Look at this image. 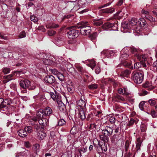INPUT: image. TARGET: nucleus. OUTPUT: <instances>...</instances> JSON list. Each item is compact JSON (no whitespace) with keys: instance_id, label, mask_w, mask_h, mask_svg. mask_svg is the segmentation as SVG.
I'll return each mask as SVG.
<instances>
[{"instance_id":"obj_1","label":"nucleus","mask_w":157,"mask_h":157,"mask_svg":"<svg viewBox=\"0 0 157 157\" xmlns=\"http://www.w3.org/2000/svg\"><path fill=\"white\" fill-rule=\"evenodd\" d=\"M89 25L88 22L87 21H82L79 23L77 25L71 27L72 28L75 27V28H80V32L83 35H89L91 31V28L89 26H88Z\"/></svg>"},{"instance_id":"obj_2","label":"nucleus","mask_w":157,"mask_h":157,"mask_svg":"<svg viewBox=\"0 0 157 157\" xmlns=\"http://www.w3.org/2000/svg\"><path fill=\"white\" fill-rule=\"evenodd\" d=\"M132 79L134 82L137 84H140L142 82L144 75L140 72H133L132 73Z\"/></svg>"},{"instance_id":"obj_3","label":"nucleus","mask_w":157,"mask_h":157,"mask_svg":"<svg viewBox=\"0 0 157 157\" xmlns=\"http://www.w3.org/2000/svg\"><path fill=\"white\" fill-rule=\"evenodd\" d=\"M35 128L36 129V132L37 133V139L40 140H43L46 136V133L40 130V127L39 126H35Z\"/></svg>"},{"instance_id":"obj_4","label":"nucleus","mask_w":157,"mask_h":157,"mask_svg":"<svg viewBox=\"0 0 157 157\" xmlns=\"http://www.w3.org/2000/svg\"><path fill=\"white\" fill-rule=\"evenodd\" d=\"M79 34L78 30L72 29L70 30L67 32V35L68 37L71 39L75 38L77 37Z\"/></svg>"},{"instance_id":"obj_5","label":"nucleus","mask_w":157,"mask_h":157,"mask_svg":"<svg viewBox=\"0 0 157 157\" xmlns=\"http://www.w3.org/2000/svg\"><path fill=\"white\" fill-rule=\"evenodd\" d=\"M113 132V129L109 126H106L105 129L102 130V133L105 137L111 135Z\"/></svg>"},{"instance_id":"obj_6","label":"nucleus","mask_w":157,"mask_h":157,"mask_svg":"<svg viewBox=\"0 0 157 157\" xmlns=\"http://www.w3.org/2000/svg\"><path fill=\"white\" fill-rule=\"evenodd\" d=\"M8 107L6 105L4 100L2 98H0V110L1 111H7Z\"/></svg>"},{"instance_id":"obj_7","label":"nucleus","mask_w":157,"mask_h":157,"mask_svg":"<svg viewBox=\"0 0 157 157\" xmlns=\"http://www.w3.org/2000/svg\"><path fill=\"white\" fill-rule=\"evenodd\" d=\"M30 84V82L28 80H21L20 82V86L24 89L28 88Z\"/></svg>"},{"instance_id":"obj_8","label":"nucleus","mask_w":157,"mask_h":157,"mask_svg":"<svg viewBox=\"0 0 157 157\" xmlns=\"http://www.w3.org/2000/svg\"><path fill=\"white\" fill-rule=\"evenodd\" d=\"M115 53V51L113 50H105L102 51L101 52V54L105 55L108 58H109L112 56H114Z\"/></svg>"},{"instance_id":"obj_9","label":"nucleus","mask_w":157,"mask_h":157,"mask_svg":"<svg viewBox=\"0 0 157 157\" xmlns=\"http://www.w3.org/2000/svg\"><path fill=\"white\" fill-rule=\"evenodd\" d=\"M44 80L46 82L51 84L54 82L55 78L52 75H48L44 77Z\"/></svg>"},{"instance_id":"obj_10","label":"nucleus","mask_w":157,"mask_h":157,"mask_svg":"<svg viewBox=\"0 0 157 157\" xmlns=\"http://www.w3.org/2000/svg\"><path fill=\"white\" fill-rule=\"evenodd\" d=\"M117 24L115 23H111L109 22H107L104 24L102 26V28L104 30H107L110 28H112Z\"/></svg>"},{"instance_id":"obj_11","label":"nucleus","mask_w":157,"mask_h":157,"mask_svg":"<svg viewBox=\"0 0 157 157\" xmlns=\"http://www.w3.org/2000/svg\"><path fill=\"white\" fill-rule=\"evenodd\" d=\"M142 67L145 68L146 70L148 68L147 67L145 62H137L134 64V68L136 69H138Z\"/></svg>"},{"instance_id":"obj_12","label":"nucleus","mask_w":157,"mask_h":157,"mask_svg":"<svg viewBox=\"0 0 157 157\" xmlns=\"http://www.w3.org/2000/svg\"><path fill=\"white\" fill-rule=\"evenodd\" d=\"M134 56L137 57V59L141 62H145L146 60V56L143 55H140L138 53H136L134 54Z\"/></svg>"},{"instance_id":"obj_13","label":"nucleus","mask_w":157,"mask_h":157,"mask_svg":"<svg viewBox=\"0 0 157 157\" xmlns=\"http://www.w3.org/2000/svg\"><path fill=\"white\" fill-rule=\"evenodd\" d=\"M29 153V151L25 149V151L20 152L19 153L15 154L16 157L22 156L23 157H26L28 156V154Z\"/></svg>"},{"instance_id":"obj_14","label":"nucleus","mask_w":157,"mask_h":157,"mask_svg":"<svg viewBox=\"0 0 157 157\" xmlns=\"http://www.w3.org/2000/svg\"><path fill=\"white\" fill-rule=\"evenodd\" d=\"M57 103L59 110L62 112H64L66 109V108L64 104L62 102L61 100L57 102Z\"/></svg>"},{"instance_id":"obj_15","label":"nucleus","mask_w":157,"mask_h":157,"mask_svg":"<svg viewBox=\"0 0 157 157\" xmlns=\"http://www.w3.org/2000/svg\"><path fill=\"white\" fill-rule=\"evenodd\" d=\"M142 142V140L141 138L139 137L137 138L136 146V149L137 151L140 149Z\"/></svg>"},{"instance_id":"obj_16","label":"nucleus","mask_w":157,"mask_h":157,"mask_svg":"<svg viewBox=\"0 0 157 157\" xmlns=\"http://www.w3.org/2000/svg\"><path fill=\"white\" fill-rule=\"evenodd\" d=\"M43 114L46 116H48L50 115L52 112V110L51 108L47 107L45 109L43 110Z\"/></svg>"},{"instance_id":"obj_17","label":"nucleus","mask_w":157,"mask_h":157,"mask_svg":"<svg viewBox=\"0 0 157 157\" xmlns=\"http://www.w3.org/2000/svg\"><path fill=\"white\" fill-rule=\"evenodd\" d=\"M77 104L80 107H82V109H83L86 108V103L82 99H80L76 102Z\"/></svg>"},{"instance_id":"obj_18","label":"nucleus","mask_w":157,"mask_h":157,"mask_svg":"<svg viewBox=\"0 0 157 157\" xmlns=\"http://www.w3.org/2000/svg\"><path fill=\"white\" fill-rule=\"evenodd\" d=\"M144 87L147 89L149 90H151L154 88V86H152L151 83L148 82H146L145 83L143 84Z\"/></svg>"},{"instance_id":"obj_19","label":"nucleus","mask_w":157,"mask_h":157,"mask_svg":"<svg viewBox=\"0 0 157 157\" xmlns=\"http://www.w3.org/2000/svg\"><path fill=\"white\" fill-rule=\"evenodd\" d=\"M18 135L22 137H26L27 136V133L24 129H20L18 131Z\"/></svg>"},{"instance_id":"obj_20","label":"nucleus","mask_w":157,"mask_h":157,"mask_svg":"<svg viewBox=\"0 0 157 157\" xmlns=\"http://www.w3.org/2000/svg\"><path fill=\"white\" fill-rule=\"evenodd\" d=\"M50 95L53 100L54 101H56L57 102L61 100L60 97L58 95H56L53 93H51Z\"/></svg>"},{"instance_id":"obj_21","label":"nucleus","mask_w":157,"mask_h":157,"mask_svg":"<svg viewBox=\"0 0 157 157\" xmlns=\"http://www.w3.org/2000/svg\"><path fill=\"white\" fill-rule=\"evenodd\" d=\"M38 121L39 124L43 126H45L48 124V120L45 118H40Z\"/></svg>"},{"instance_id":"obj_22","label":"nucleus","mask_w":157,"mask_h":157,"mask_svg":"<svg viewBox=\"0 0 157 157\" xmlns=\"http://www.w3.org/2000/svg\"><path fill=\"white\" fill-rule=\"evenodd\" d=\"M87 148L86 147H83L79 148L78 149V151L79 153L80 156L81 157L82 156V153L86 152L87 151Z\"/></svg>"},{"instance_id":"obj_23","label":"nucleus","mask_w":157,"mask_h":157,"mask_svg":"<svg viewBox=\"0 0 157 157\" xmlns=\"http://www.w3.org/2000/svg\"><path fill=\"white\" fill-rule=\"evenodd\" d=\"M13 76V74L9 75L7 76H4L3 77V78H4V80H3V82L4 83H6L8 82L9 81L12 80L13 79L12 77Z\"/></svg>"},{"instance_id":"obj_24","label":"nucleus","mask_w":157,"mask_h":157,"mask_svg":"<svg viewBox=\"0 0 157 157\" xmlns=\"http://www.w3.org/2000/svg\"><path fill=\"white\" fill-rule=\"evenodd\" d=\"M54 74L56 75L58 78L61 81H63L64 78L63 75L61 73L57 71H55L54 72Z\"/></svg>"},{"instance_id":"obj_25","label":"nucleus","mask_w":157,"mask_h":157,"mask_svg":"<svg viewBox=\"0 0 157 157\" xmlns=\"http://www.w3.org/2000/svg\"><path fill=\"white\" fill-rule=\"evenodd\" d=\"M129 57V56L126 53H124L121 55L120 57V60H121L124 63V61L128 59Z\"/></svg>"},{"instance_id":"obj_26","label":"nucleus","mask_w":157,"mask_h":157,"mask_svg":"<svg viewBox=\"0 0 157 157\" xmlns=\"http://www.w3.org/2000/svg\"><path fill=\"white\" fill-rule=\"evenodd\" d=\"M89 63L88 64V65L93 70V68L95 66L96 63L95 61L93 60H88Z\"/></svg>"},{"instance_id":"obj_27","label":"nucleus","mask_w":157,"mask_h":157,"mask_svg":"<svg viewBox=\"0 0 157 157\" xmlns=\"http://www.w3.org/2000/svg\"><path fill=\"white\" fill-rule=\"evenodd\" d=\"M114 10V8H108L106 9H103L101 10L103 13H113Z\"/></svg>"},{"instance_id":"obj_28","label":"nucleus","mask_w":157,"mask_h":157,"mask_svg":"<svg viewBox=\"0 0 157 157\" xmlns=\"http://www.w3.org/2000/svg\"><path fill=\"white\" fill-rule=\"evenodd\" d=\"M131 73V71L128 70H126L122 71L121 73V75L123 76L128 77Z\"/></svg>"},{"instance_id":"obj_29","label":"nucleus","mask_w":157,"mask_h":157,"mask_svg":"<svg viewBox=\"0 0 157 157\" xmlns=\"http://www.w3.org/2000/svg\"><path fill=\"white\" fill-rule=\"evenodd\" d=\"M149 104L151 106L155 105L157 104V99H151L148 101Z\"/></svg>"},{"instance_id":"obj_30","label":"nucleus","mask_w":157,"mask_h":157,"mask_svg":"<svg viewBox=\"0 0 157 157\" xmlns=\"http://www.w3.org/2000/svg\"><path fill=\"white\" fill-rule=\"evenodd\" d=\"M75 67L78 71L80 72L81 74L83 73L85 71L83 67L80 66L78 64H76Z\"/></svg>"},{"instance_id":"obj_31","label":"nucleus","mask_w":157,"mask_h":157,"mask_svg":"<svg viewBox=\"0 0 157 157\" xmlns=\"http://www.w3.org/2000/svg\"><path fill=\"white\" fill-rule=\"evenodd\" d=\"M79 115L80 118L82 120H83L86 119V116L85 114L84 110L81 109L79 111Z\"/></svg>"},{"instance_id":"obj_32","label":"nucleus","mask_w":157,"mask_h":157,"mask_svg":"<svg viewBox=\"0 0 157 157\" xmlns=\"http://www.w3.org/2000/svg\"><path fill=\"white\" fill-rule=\"evenodd\" d=\"M40 145L38 144H35L33 147V148L36 154L40 151Z\"/></svg>"},{"instance_id":"obj_33","label":"nucleus","mask_w":157,"mask_h":157,"mask_svg":"<svg viewBox=\"0 0 157 157\" xmlns=\"http://www.w3.org/2000/svg\"><path fill=\"white\" fill-rule=\"evenodd\" d=\"M147 127V125L146 124L141 123L140 128L141 132H145L146 131Z\"/></svg>"},{"instance_id":"obj_34","label":"nucleus","mask_w":157,"mask_h":157,"mask_svg":"<svg viewBox=\"0 0 157 157\" xmlns=\"http://www.w3.org/2000/svg\"><path fill=\"white\" fill-rule=\"evenodd\" d=\"M137 20L135 18H132L129 21V24L131 25L132 26L135 25L137 24Z\"/></svg>"},{"instance_id":"obj_35","label":"nucleus","mask_w":157,"mask_h":157,"mask_svg":"<svg viewBox=\"0 0 157 157\" xmlns=\"http://www.w3.org/2000/svg\"><path fill=\"white\" fill-rule=\"evenodd\" d=\"M121 28V30H122V29L124 30H125L129 29V26L128 23L126 22H124V23H122Z\"/></svg>"},{"instance_id":"obj_36","label":"nucleus","mask_w":157,"mask_h":157,"mask_svg":"<svg viewBox=\"0 0 157 157\" xmlns=\"http://www.w3.org/2000/svg\"><path fill=\"white\" fill-rule=\"evenodd\" d=\"M67 87L68 91L72 93L74 91V87L72 84L71 85H68Z\"/></svg>"},{"instance_id":"obj_37","label":"nucleus","mask_w":157,"mask_h":157,"mask_svg":"<svg viewBox=\"0 0 157 157\" xmlns=\"http://www.w3.org/2000/svg\"><path fill=\"white\" fill-rule=\"evenodd\" d=\"M66 124V121L63 119H60L58 121V125L59 126L64 125Z\"/></svg>"},{"instance_id":"obj_38","label":"nucleus","mask_w":157,"mask_h":157,"mask_svg":"<svg viewBox=\"0 0 157 157\" xmlns=\"http://www.w3.org/2000/svg\"><path fill=\"white\" fill-rule=\"evenodd\" d=\"M98 85L96 84H93L88 86V88L91 90H94L97 89L98 87Z\"/></svg>"},{"instance_id":"obj_39","label":"nucleus","mask_w":157,"mask_h":157,"mask_svg":"<svg viewBox=\"0 0 157 157\" xmlns=\"http://www.w3.org/2000/svg\"><path fill=\"white\" fill-rule=\"evenodd\" d=\"M146 18L150 21H155V18L149 14H147L145 16Z\"/></svg>"},{"instance_id":"obj_40","label":"nucleus","mask_w":157,"mask_h":157,"mask_svg":"<svg viewBox=\"0 0 157 157\" xmlns=\"http://www.w3.org/2000/svg\"><path fill=\"white\" fill-rule=\"evenodd\" d=\"M130 144V142L128 140H127L125 141L124 147L125 149V151L126 152H127L128 150Z\"/></svg>"},{"instance_id":"obj_41","label":"nucleus","mask_w":157,"mask_h":157,"mask_svg":"<svg viewBox=\"0 0 157 157\" xmlns=\"http://www.w3.org/2000/svg\"><path fill=\"white\" fill-rule=\"evenodd\" d=\"M26 132L30 133L33 132L32 128L31 126H27L25 127L24 128Z\"/></svg>"},{"instance_id":"obj_42","label":"nucleus","mask_w":157,"mask_h":157,"mask_svg":"<svg viewBox=\"0 0 157 157\" xmlns=\"http://www.w3.org/2000/svg\"><path fill=\"white\" fill-rule=\"evenodd\" d=\"M42 111H43V110L40 109L36 113V115L38 117L41 118L43 117V116L44 115Z\"/></svg>"},{"instance_id":"obj_43","label":"nucleus","mask_w":157,"mask_h":157,"mask_svg":"<svg viewBox=\"0 0 157 157\" xmlns=\"http://www.w3.org/2000/svg\"><path fill=\"white\" fill-rule=\"evenodd\" d=\"M10 68L5 67L2 69V72L4 74H6L10 72Z\"/></svg>"},{"instance_id":"obj_44","label":"nucleus","mask_w":157,"mask_h":157,"mask_svg":"<svg viewBox=\"0 0 157 157\" xmlns=\"http://www.w3.org/2000/svg\"><path fill=\"white\" fill-rule=\"evenodd\" d=\"M26 34L25 31H23L19 33V37L20 38H22L26 37Z\"/></svg>"},{"instance_id":"obj_45","label":"nucleus","mask_w":157,"mask_h":157,"mask_svg":"<svg viewBox=\"0 0 157 157\" xmlns=\"http://www.w3.org/2000/svg\"><path fill=\"white\" fill-rule=\"evenodd\" d=\"M118 140V139L117 138V134H114L111 138V141L113 143L115 141H117Z\"/></svg>"},{"instance_id":"obj_46","label":"nucleus","mask_w":157,"mask_h":157,"mask_svg":"<svg viewBox=\"0 0 157 157\" xmlns=\"http://www.w3.org/2000/svg\"><path fill=\"white\" fill-rule=\"evenodd\" d=\"M93 24L94 25L99 26L102 24V22L100 20L96 21H94Z\"/></svg>"},{"instance_id":"obj_47","label":"nucleus","mask_w":157,"mask_h":157,"mask_svg":"<svg viewBox=\"0 0 157 157\" xmlns=\"http://www.w3.org/2000/svg\"><path fill=\"white\" fill-rule=\"evenodd\" d=\"M32 83L30 82V85L29 86V87L28 88L29 90H33L35 88L36 86L35 84L34 83Z\"/></svg>"},{"instance_id":"obj_48","label":"nucleus","mask_w":157,"mask_h":157,"mask_svg":"<svg viewBox=\"0 0 157 157\" xmlns=\"http://www.w3.org/2000/svg\"><path fill=\"white\" fill-rule=\"evenodd\" d=\"M4 101L6 106H7V105H10L12 103V101L10 99H6L4 100Z\"/></svg>"},{"instance_id":"obj_49","label":"nucleus","mask_w":157,"mask_h":157,"mask_svg":"<svg viewBox=\"0 0 157 157\" xmlns=\"http://www.w3.org/2000/svg\"><path fill=\"white\" fill-rule=\"evenodd\" d=\"M115 98L122 101H124L125 100V99L122 96L119 95L118 94L117 95L115 96Z\"/></svg>"},{"instance_id":"obj_50","label":"nucleus","mask_w":157,"mask_h":157,"mask_svg":"<svg viewBox=\"0 0 157 157\" xmlns=\"http://www.w3.org/2000/svg\"><path fill=\"white\" fill-rule=\"evenodd\" d=\"M152 12L153 14L157 17V7L154 6L153 7V9L152 10Z\"/></svg>"},{"instance_id":"obj_51","label":"nucleus","mask_w":157,"mask_h":157,"mask_svg":"<svg viewBox=\"0 0 157 157\" xmlns=\"http://www.w3.org/2000/svg\"><path fill=\"white\" fill-rule=\"evenodd\" d=\"M145 102L144 101H142L139 104V107L140 109L142 110L144 109V106L145 104Z\"/></svg>"},{"instance_id":"obj_52","label":"nucleus","mask_w":157,"mask_h":157,"mask_svg":"<svg viewBox=\"0 0 157 157\" xmlns=\"http://www.w3.org/2000/svg\"><path fill=\"white\" fill-rule=\"evenodd\" d=\"M10 87L11 88L13 89L14 90H17L16 85L15 83H12L10 85Z\"/></svg>"},{"instance_id":"obj_53","label":"nucleus","mask_w":157,"mask_h":157,"mask_svg":"<svg viewBox=\"0 0 157 157\" xmlns=\"http://www.w3.org/2000/svg\"><path fill=\"white\" fill-rule=\"evenodd\" d=\"M113 128L114 130V132L115 133H117L119 132L120 129L119 126H116L115 125L113 126Z\"/></svg>"},{"instance_id":"obj_54","label":"nucleus","mask_w":157,"mask_h":157,"mask_svg":"<svg viewBox=\"0 0 157 157\" xmlns=\"http://www.w3.org/2000/svg\"><path fill=\"white\" fill-rule=\"evenodd\" d=\"M24 145L27 148H29L31 146L30 144L28 141L24 142Z\"/></svg>"},{"instance_id":"obj_55","label":"nucleus","mask_w":157,"mask_h":157,"mask_svg":"<svg viewBox=\"0 0 157 157\" xmlns=\"http://www.w3.org/2000/svg\"><path fill=\"white\" fill-rule=\"evenodd\" d=\"M56 33V32L53 30H49L48 32V35L49 36H52Z\"/></svg>"},{"instance_id":"obj_56","label":"nucleus","mask_w":157,"mask_h":157,"mask_svg":"<svg viewBox=\"0 0 157 157\" xmlns=\"http://www.w3.org/2000/svg\"><path fill=\"white\" fill-rule=\"evenodd\" d=\"M30 18L31 21L34 22H36L38 21L37 18L36 17L34 16H31L30 17Z\"/></svg>"},{"instance_id":"obj_57","label":"nucleus","mask_w":157,"mask_h":157,"mask_svg":"<svg viewBox=\"0 0 157 157\" xmlns=\"http://www.w3.org/2000/svg\"><path fill=\"white\" fill-rule=\"evenodd\" d=\"M63 38L62 36H59L57 37L56 39V41L59 42H60L61 43H62V42L63 41Z\"/></svg>"},{"instance_id":"obj_58","label":"nucleus","mask_w":157,"mask_h":157,"mask_svg":"<svg viewBox=\"0 0 157 157\" xmlns=\"http://www.w3.org/2000/svg\"><path fill=\"white\" fill-rule=\"evenodd\" d=\"M109 121L111 124H114L116 121V119L114 117H111L109 119Z\"/></svg>"},{"instance_id":"obj_59","label":"nucleus","mask_w":157,"mask_h":157,"mask_svg":"<svg viewBox=\"0 0 157 157\" xmlns=\"http://www.w3.org/2000/svg\"><path fill=\"white\" fill-rule=\"evenodd\" d=\"M131 52L132 53H135V54L136 53H138V50L137 49L135 48H131Z\"/></svg>"},{"instance_id":"obj_60","label":"nucleus","mask_w":157,"mask_h":157,"mask_svg":"<svg viewBox=\"0 0 157 157\" xmlns=\"http://www.w3.org/2000/svg\"><path fill=\"white\" fill-rule=\"evenodd\" d=\"M0 37L5 40H7L8 39L7 36L6 35H3L1 33H0Z\"/></svg>"},{"instance_id":"obj_61","label":"nucleus","mask_w":157,"mask_h":157,"mask_svg":"<svg viewBox=\"0 0 157 157\" xmlns=\"http://www.w3.org/2000/svg\"><path fill=\"white\" fill-rule=\"evenodd\" d=\"M145 20L143 18H142V20H140V21H139V23H140V26H142V25H145V23L144 22Z\"/></svg>"},{"instance_id":"obj_62","label":"nucleus","mask_w":157,"mask_h":157,"mask_svg":"<svg viewBox=\"0 0 157 157\" xmlns=\"http://www.w3.org/2000/svg\"><path fill=\"white\" fill-rule=\"evenodd\" d=\"M135 121L134 119L132 118H131L130 120L128 123V125L129 126L132 125L133 124Z\"/></svg>"},{"instance_id":"obj_63","label":"nucleus","mask_w":157,"mask_h":157,"mask_svg":"<svg viewBox=\"0 0 157 157\" xmlns=\"http://www.w3.org/2000/svg\"><path fill=\"white\" fill-rule=\"evenodd\" d=\"M95 71L97 74H98L100 71V69L98 66H96L95 69Z\"/></svg>"},{"instance_id":"obj_64","label":"nucleus","mask_w":157,"mask_h":157,"mask_svg":"<svg viewBox=\"0 0 157 157\" xmlns=\"http://www.w3.org/2000/svg\"><path fill=\"white\" fill-rule=\"evenodd\" d=\"M93 117V115L91 113L89 114L87 116V117L86 119L87 121L90 120Z\"/></svg>"}]
</instances>
